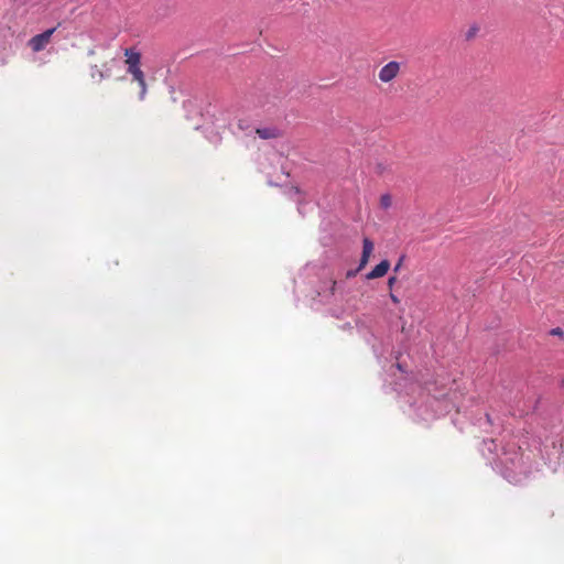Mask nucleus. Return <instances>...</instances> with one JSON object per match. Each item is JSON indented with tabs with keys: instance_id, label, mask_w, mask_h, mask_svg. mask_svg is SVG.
Wrapping results in <instances>:
<instances>
[{
	"instance_id": "obj_5",
	"label": "nucleus",
	"mask_w": 564,
	"mask_h": 564,
	"mask_svg": "<svg viewBox=\"0 0 564 564\" xmlns=\"http://www.w3.org/2000/svg\"><path fill=\"white\" fill-rule=\"evenodd\" d=\"M390 269V262L388 260H382L378 263L370 272L366 274V279L375 280L384 276Z\"/></svg>"
},
{
	"instance_id": "obj_7",
	"label": "nucleus",
	"mask_w": 564,
	"mask_h": 564,
	"mask_svg": "<svg viewBox=\"0 0 564 564\" xmlns=\"http://www.w3.org/2000/svg\"><path fill=\"white\" fill-rule=\"evenodd\" d=\"M108 63L104 64V67H107ZM90 76L94 79H97L98 82H101L105 78H108L111 76V72L109 68H106V70H102L97 65L91 66L90 68Z\"/></svg>"
},
{
	"instance_id": "obj_13",
	"label": "nucleus",
	"mask_w": 564,
	"mask_h": 564,
	"mask_svg": "<svg viewBox=\"0 0 564 564\" xmlns=\"http://www.w3.org/2000/svg\"><path fill=\"white\" fill-rule=\"evenodd\" d=\"M403 259H404L403 257H401V258L399 259L398 263H397V264L394 265V268H393V271H394V272H399V271H400V269H401V267H402V263H403Z\"/></svg>"
},
{
	"instance_id": "obj_8",
	"label": "nucleus",
	"mask_w": 564,
	"mask_h": 564,
	"mask_svg": "<svg viewBox=\"0 0 564 564\" xmlns=\"http://www.w3.org/2000/svg\"><path fill=\"white\" fill-rule=\"evenodd\" d=\"M127 73L131 75L133 82H138L145 77V74L142 70L141 65L127 68Z\"/></svg>"
},
{
	"instance_id": "obj_12",
	"label": "nucleus",
	"mask_w": 564,
	"mask_h": 564,
	"mask_svg": "<svg viewBox=\"0 0 564 564\" xmlns=\"http://www.w3.org/2000/svg\"><path fill=\"white\" fill-rule=\"evenodd\" d=\"M551 335H554V336H563V330L560 328V327H556V328H553L551 332Z\"/></svg>"
},
{
	"instance_id": "obj_9",
	"label": "nucleus",
	"mask_w": 564,
	"mask_h": 564,
	"mask_svg": "<svg viewBox=\"0 0 564 564\" xmlns=\"http://www.w3.org/2000/svg\"><path fill=\"white\" fill-rule=\"evenodd\" d=\"M138 86L140 88V91H139V100L140 101H143L147 97V94H148V84H147V80H145V77L138 80Z\"/></svg>"
},
{
	"instance_id": "obj_17",
	"label": "nucleus",
	"mask_w": 564,
	"mask_h": 564,
	"mask_svg": "<svg viewBox=\"0 0 564 564\" xmlns=\"http://www.w3.org/2000/svg\"><path fill=\"white\" fill-rule=\"evenodd\" d=\"M358 271H359L358 269H357V270H350V271H348V272L346 273V276H347V278H352V276H355V275H356V273H357Z\"/></svg>"
},
{
	"instance_id": "obj_2",
	"label": "nucleus",
	"mask_w": 564,
	"mask_h": 564,
	"mask_svg": "<svg viewBox=\"0 0 564 564\" xmlns=\"http://www.w3.org/2000/svg\"><path fill=\"white\" fill-rule=\"evenodd\" d=\"M400 69H401V64L399 62L391 61L380 68L378 77H379L380 82H382V83H386V84L390 83L394 78H397V76L400 73Z\"/></svg>"
},
{
	"instance_id": "obj_3",
	"label": "nucleus",
	"mask_w": 564,
	"mask_h": 564,
	"mask_svg": "<svg viewBox=\"0 0 564 564\" xmlns=\"http://www.w3.org/2000/svg\"><path fill=\"white\" fill-rule=\"evenodd\" d=\"M375 250V245L369 238H364L362 240V253L359 261L358 270H362L367 263L369 262V259Z\"/></svg>"
},
{
	"instance_id": "obj_14",
	"label": "nucleus",
	"mask_w": 564,
	"mask_h": 564,
	"mask_svg": "<svg viewBox=\"0 0 564 564\" xmlns=\"http://www.w3.org/2000/svg\"><path fill=\"white\" fill-rule=\"evenodd\" d=\"M336 290H337V282L336 281H332L330 288H329V293L332 295H334L336 293Z\"/></svg>"
},
{
	"instance_id": "obj_10",
	"label": "nucleus",
	"mask_w": 564,
	"mask_h": 564,
	"mask_svg": "<svg viewBox=\"0 0 564 564\" xmlns=\"http://www.w3.org/2000/svg\"><path fill=\"white\" fill-rule=\"evenodd\" d=\"M392 199L389 194H384L380 197V206L383 209H388L391 206Z\"/></svg>"
},
{
	"instance_id": "obj_15",
	"label": "nucleus",
	"mask_w": 564,
	"mask_h": 564,
	"mask_svg": "<svg viewBox=\"0 0 564 564\" xmlns=\"http://www.w3.org/2000/svg\"><path fill=\"white\" fill-rule=\"evenodd\" d=\"M395 282H397V278H395V276H390V278L388 279V286H389V289H390V290L393 288V285L395 284Z\"/></svg>"
},
{
	"instance_id": "obj_16",
	"label": "nucleus",
	"mask_w": 564,
	"mask_h": 564,
	"mask_svg": "<svg viewBox=\"0 0 564 564\" xmlns=\"http://www.w3.org/2000/svg\"><path fill=\"white\" fill-rule=\"evenodd\" d=\"M390 299L394 304H399L400 300L398 296H395L392 292L390 293Z\"/></svg>"
},
{
	"instance_id": "obj_18",
	"label": "nucleus",
	"mask_w": 564,
	"mask_h": 564,
	"mask_svg": "<svg viewBox=\"0 0 564 564\" xmlns=\"http://www.w3.org/2000/svg\"><path fill=\"white\" fill-rule=\"evenodd\" d=\"M562 387L564 388V379L562 380Z\"/></svg>"
},
{
	"instance_id": "obj_1",
	"label": "nucleus",
	"mask_w": 564,
	"mask_h": 564,
	"mask_svg": "<svg viewBox=\"0 0 564 564\" xmlns=\"http://www.w3.org/2000/svg\"><path fill=\"white\" fill-rule=\"evenodd\" d=\"M55 28L48 29L41 34L34 35L29 40L28 45L35 53L43 51L46 45L51 42L52 35L55 32Z\"/></svg>"
},
{
	"instance_id": "obj_6",
	"label": "nucleus",
	"mask_w": 564,
	"mask_h": 564,
	"mask_svg": "<svg viewBox=\"0 0 564 564\" xmlns=\"http://www.w3.org/2000/svg\"><path fill=\"white\" fill-rule=\"evenodd\" d=\"M256 133L261 138V139H264V140H268V139H276L281 135L279 129L276 128H273V127H267V128H258L256 130Z\"/></svg>"
},
{
	"instance_id": "obj_4",
	"label": "nucleus",
	"mask_w": 564,
	"mask_h": 564,
	"mask_svg": "<svg viewBox=\"0 0 564 564\" xmlns=\"http://www.w3.org/2000/svg\"><path fill=\"white\" fill-rule=\"evenodd\" d=\"M123 55L126 57L124 64L127 68L141 65V53L137 51L134 47L124 48Z\"/></svg>"
},
{
	"instance_id": "obj_11",
	"label": "nucleus",
	"mask_w": 564,
	"mask_h": 564,
	"mask_svg": "<svg viewBox=\"0 0 564 564\" xmlns=\"http://www.w3.org/2000/svg\"><path fill=\"white\" fill-rule=\"evenodd\" d=\"M478 31H479V28H478V26H471V28L468 30L467 39H471V37H474Z\"/></svg>"
}]
</instances>
